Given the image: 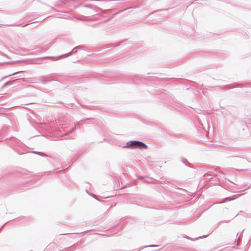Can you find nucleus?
Segmentation results:
<instances>
[{
    "label": "nucleus",
    "mask_w": 251,
    "mask_h": 251,
    "mask_svg": "<svg viewBox=\"0 0 251 251\" xmlns=\"http://www.w3.org/2000/svg\"><path fill=\"white\" fill-rule=\"evenodd\" d=\"M127 146L131 148H139L140 149H146L147 146L143 143L139 141H131L127 143Z\"/></svg>",
    "instance_id": "f257e3e1"
},
{
    "label": "nucleus",
    "mask_w": 251,
    "mask_h": 251,
    "mask_svg": "<svg viewBox=\"0 0 251 251\" xmlns=\"http://www.w3.org/2000/svg\"><path fill=\"white\" fill-rule=\"evenodd\" d=\"M12 83V81H9V82H6L5 84H4V86H6L7 85H10Z\"/></svg>",
    "instance_id": "f03ea898"
}]
</instances>
